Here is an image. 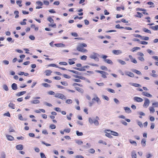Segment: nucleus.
I'll use <instances>...</instances> for the list:
<instances>
[{
    "label": "nucleus",
    "instance_id": "40",
    "mask_svg": "<svg viewBox=\"0 0 158 158\" xmlns=\"http://www.w3.org/2000/svg\"><path fill=\"white\" fill-rule=\"evenodd\" d=\"M42 85L45 87H50V85H49L46 83H43Z\"/></svg>",
    "mask_w": 158,
    "mask_h": 158
},
{
    "label": "nucleus",
    "instance_id": "45",
    "mask_svg": "<svg viewBox=\"0 0 158 158\" xmlns=\"http://www.w3.org/2000/svg\"><path fill=\"white\" fill-rule=\"evenodd\" d=\"M107 91H109V92H110L111 93H115V91L113 89H110V88H109V89H107Z\"/></svg>",
    "mask_w": 158,
    "mask_h": 158
},
{
    "label": "nucleus",
    "instance_id": "15",
    "mask_svg": "<svg viewBox=\"0 0 158 158\" xmlns=\"http://www.w3.org/2000/svg\"><path fill=\"white\" fill-rule=\"evenodd\" d=\"M125 74L127 76L132 77H134V74L131 72H126Z\"/></svg>",
    "mask_w": 158,
    "mask_h": 158
},
{
    "label": "nucleus",
    "instance_id": "38",
    "mask_svg": "<svg viewBox=\"0 0 158 158\" xmlns=\"http://www.w3.org/2000/svg\"><path fill=\"white\" fill-rule=\"evenodd\" d=\"M3 89L6 91H7L9 90L8 88L6 85H4L3 86Z\"/></svg>",
    "mask_w": 158,
    "mask_h": 158
},
{
    "label": "nucleus",
    "instance_id": "39",
    "mask_svg": "<svg viewBox=\"0 0 158 158\" xmlns=\"http://www.w3.org/2000/svg\"><path fill=\"white\" fill-rule=\"evenodd\" d=\"M141 39L144 40H148L149 39V38L148 37L142 36Z\"/></svg>",
    "mask_w": 158,
    "mask_h": 158
},
{
    "label": "nucleus",
    "instance_id": "55",
    "mask_svg": "<svg viewBox=\"0 0 158 158\" xmlns=\"http://www.w3.org/2000/svg\"><path fill=\"white\" fill-rule=\"evenodd\" d=\"M48 66H51L53 67H55L56 68H58V67L55 64H51L48 65Z\"/></svg>",
    "mask_w": 158,
    "mask_h": 158
},
{
    "label": "nucleus",
    "instance_id": "34",
    "mask_svg": "<svg viewBox=\"0 0 158 158\" xmlns=\"http://www.w3.org/2000/svg\"><path fill=\"white\" fill-rule=\"evenodd\" d=\"M98 143H99L105 145H107V143L106 142L102 140H100L98 141Z\"/></svg>",
    "mask_w": 158,
    "mask_h": 158
},
{
    "label": "nucleus",
    "instance_id": "22",
    "mask_svg": "<svg viewBox=\"0 0 158 158\" xmlns=\"http://www.w3.org/2000/svg\"><path fill=\"white\" fill-rule=\"evenodd\" d=\"M46 73V75L48 76L51 75V73H52V71L50 70H46L45 72Z\"/></svg>",
    "mask_w": 158,
    "mask_h": 158
},
{
    "label": "nucleus",
    "instance_id": "32",
    "mask_svg": "<svg viewBox=\"0 0 158 158\" xmlns=\"http://www.w3.org/2000/svg\"><path fill=\"white\" fill-rule=\"evenodd\" d=\"M151 28L154 30H157L158 29V25H155L154 26L151 27Z\"/></svg>",
    "mask_w": 158,
    "mask_h": 158
},
{
    "label": "nucleus",
    "instance_id": "4",
    "mask_svg": "<svg viewBox=\"0 0 158 158\" xmlns=\"http://www.w3.org/2000/svg\"><path fill=\"white\" fill-rule=\"evenodd\" d=\"M137 55L140 56H139L138 58V59L141 61H143L144 60V59L143 57L144 56V54L143 53L140 52H138L137 53Z\"/></svg>",
    "mask_w": 158,
    "mask_h": 158
},
{
    "label": "nucleus",
    "instance_id": "47",
    "mask_svg": "<svg viewBox=\"0 0 158 158\" xmlns=\"http://www.w3.org/2000/svg\"><path fill=\"white\" fill-rule=\"evenodd\" d=\"M48 20L49 22H50L52 23H53L54 22V20L53 19L50 17L48 18Z\"/></svg>",
    "mask_w": 158,
    "mask_h": 158
},
{
    "label": "nucleus",
    "instance_id": "14",
    "mask_svg": "<svg viewBox=\"0 0 158 158\" xmlns=\"http://www.w3.org/2000/svg\"><path fill=\"white\" fill-rule=\"evenodd\" d=\"M143 16V14L139 12H137L136 13V14L135 15V17L139 18H141Z\"/></svg>",
    "mask_w": 158,
    "mask_h": 158
},
{
    "label": "nucleus",
    "instance_id": "41",
    "mask_svg": "<svg viewBox=\"0 0 158 158\" xmlns=\"http://www.w3.org/2000/svg\"><path fill=\"white\" fill-rule=\"evenodd\" d=\"M133 72L139 75H141L142 74L140 72L136 69Z\"/></svg>",
    "mask_w": 158,
    "mask_h": 158
},
{
    "label": "nucleus",
    "instance_id": "43",
    "mask_svg": "<svg viewBox=\"0 0 158 158\" xmlns=\"http://www.w3.org/2000/svg\"><path fill=\"white\" fill-rule=\"evenodd\" d=\"M16 3L20 7H21L22 6V5L21 4V1H16Z\"/></svg>",
    "mask_w": 158,
    "mask_h": 158
},
{
    "label": "nucleus",
    "instance_id": "63",
    "mask_svg": "<svg viewBox=\"0 0 158 158\" xmlns=\"http://www.w3.org/2000/svg\"><path fill=\"white\" fill-rule=\"evenodd\" d=\"M19 118L21 120H23V119L22 115L21 114H19L18 115Z\"/></svg>",
    "mask_w": 158,
    "mask_h": 158
},
{
    "label": "nucleus",
    "instance_id": "59",
    "mask_svg": "<svg viewBox=\"0 0 158 158\" xmlns=\"http://www.w3.org/2000/svg\"><path fill=\"white\" fill-rule=\"evenodd\" d=\"M140 43L143 45H147L148 44V42L145 41H142L140 42Z\"/></svg>",
    "mask_w": 158,
    "mask_h": 158
},
{
    "label": "nucleus",
    "instance_id": "19",
    "mask_svg": "<svg viewBox=\"0 0 158 158\" xmlns=\"http://www.w3.org/2000/svg\"><path fill=\"white\" fill-rule=\"evenodd\" d=\"M124 110L126 113H129L131 112V111L130 109L128 107H125L124 108Z\"/></svg>",
    "mask_w": 158,
    "mask_h": 158
},
{
    "label": "nucleus",
    "instance_id": "25",
    "mask_svg": "<svg viewBox=\"0 0 158 158\" xmlns=\"http://www.w3.org/2000/svg\"><path fill=\"white\" fill-rule=\"evenodd\" d=\"M9 106L12 109H15V105L12 102H10L9 104Z\"/></svg>",
    "mask_w": 158,
    "mask_h": 158
},
{
    "label": "nucleus",
    "instance_id": "6",
    "mask_svg": "<svg viewBox=\"0 0 158 158\" xmlns=\"http://www.w3.org/2000/svg\"><path fill=\"white\" fill-rule=\"evenodd\" d=\"M149 103L150 101L149 99L147 98H145L143 105V107L147 108L148 106Z\"/></svg>",
    "mask_w": 158,
    "mask_h": 158
},
{
    "label": "nucleus",
    "instance_id": "30",
    "mask_svg": "<svg viewBox=\"0 0 158 158\" xmlns=\"http://www.w3.org/2000/svg\"><path fill=\"white\" fill-rule=\"evenodd\" d=\"M129 142L131 144H134L135 146H137V144L135 141L131 140H130Z\"/></svg>",
    "mask_w": 158,
    "mask_h": 158
},
{
    "label": "nucleus",
    "instance_id": "35",
    "mask_svg": "<svg viewBox=\"0 0 158 158\" xmlns=\"http://www.w3.org/2000/svg\"><path fill=\"white\" fill-rule=\"evenodd\" d=\"M27 21V19H23V21L21 22L20 23V24L21 25H25L26 24V23L25 22Z\"/></svg>",
    "mask_w": 158,
    "mask_h": 158
},
{
    "label": "nucleus",
    "instance_id": "57",
    "mask_svg": "<svg viewBox=\"0 0 158 158\" xmlns=\"http://www.w3.org/2000/svg\"><path fill=\"white\" fill-rule=\"evenodd\" d=\"M134 36L135 37L140 38L141 39V38H142V36L141 35L138 34H134Z\"/></svg>",
    "mask_w": 158,
    "mask_h": 158
},
{
    "label": "nucleus",
    "instance_id": "7",
    "mask_svg": "<svg viewBox=\"0 0 158 158\" xmlns=\"http://www.w3.org/2000/svg\"><path fill=\"white\" fill-rule=\"evenodd\" d=\"M106 131L110 132L111 135H112L115 136H118V133L117 132L113 131H111L110 130H106Z\"/></svg>",
    "mask_w": 158,
    "mask_h": 158
},
{
    "label": "nucleus",
    "instance_id": "58",
    "mask_svg": "<svg viewBox=\"0 0 158 158\" xmlns=\"http://www.w3.org/2000/svg\"><path fill=\"white\" fill-rule=\"evenodd\" d=\"M101 69L102 70H107V68L105 66H102L101 67Z\"/></svg>",
    "mask_w": 158,
    "mask_h": 158
},
{
    "label": "nucleus",
    "instance_id": "2",
    "mask_svg": "<svg viewBox=\"0 0 158 158\" xmlns=\"http://www.w3.org/2000/svg\"><path fill=\"white\" fill-rule=\"evenodd\" d=\"M95 101L97 103H100L101 102V101L99 98L97 96H96L94 98L92 99V102H89V106H91L94 103V101Z\"/></svg>",
    "mask_w": 158,
    "mask_h": 158
},
{
    "label": "nucleus",
    "instance_id": "53",
    "mask_svg": "<svg viewBox=\"0 0 158 158\" xmlns=\"http://www.w3.org/2000/svg\"><path fill=\"white\" fill-rule=\"evenodd\" d=\"M75 77L76 78H77L79 79H82V80H83V79H85V77H82V76H79L76 75V76H75Z\"/></svg>",
    "mask_w": 158,
    "mask_h": 158
},
{
    "label": "nucleus",
    "instance_id": "33",
    "mask_svg": "<svg viewBox=\"0 0 158 158\" xmlns=\"http://www.w3.org/2000/svg\"><path fill=\"white\" fill-rule=\"evenodd\" d=\"M121 9L123 10H124V6H122L121 7H117L116 8V10L118 11H120Z\"/></svg>",
    "mask_w": 158,
    "mask_h": 158
},
{
    "label": "nucleus",
    "instance_id": "24",
    "mask_svg": "<svg viewBox=\"0 0 158 158\" xmlns=\"http://www.w3.org/2000/svg\"><path fill=\"white\" fill-rule=\"evenodd\" d=\"M26 91H21L19 92L16 94V96H20L23 95V94H25L26 93Z\"/></svg>",
    "mask_w": 158,
    "mask_h": 158
},
{
    "label": "nucleus",
    "instance_id": "10",
    "mask_svg": "<svg viewBox=\"0 0 158 158\" xmlns=\"http://www.w3.org/2000/svg\"><path fill=\"white\" fill-rule=\"evenodd\" d=\"M76 59L75 58L70 59H69V64L72 65L75 63L74 62L75 60H76Z\"/></svg>",
    "mask_w": 158,
    "mask_h": 158
},
{
    "label": "nucleus",
    "instance_id": "52",
    "mask_svg": "<svg viewBox=\"0 0 158 158\" xmlns=\"http://www.w3.org/2000/svg\"><path fill=\"white\" fill-rule=\"evenodd\" d=\"M60 83L63 85L67 86L68 85V84L66 81H61Z\"/></svg>",
    "mask_w": 158,
    "mask_h": 158
},
{
    "label": "nucleus",
    "instance_id": "60",
    "mask_svg": "<svg viewBox=\"0 0 158 158\" xmlns=\"http://www.w3.org/2000/svg\"><path fill=\"white\" fill-rule=\"evenodd\" d=\"M71 35L74 37H77L78 36L76 32H72L71 33Z\"/></svg>",
    "mask_w": 158,
    "mask_h": 158
},
{
    "label": "nucleus",
    "instance_id": "26",
    "mask_svg": "<svg viewBox=\"0 0 158 158\" xmlns=\"http://www.w3.org/2000/svg\"><path fill=\"white\" fill-rule=\"evenodd\" d=\"M140 48L139 47H136L132 48L131 50V51L133 52H134L135 51H136L138 50H140Z\"/></svg>",
    "mask_w": 158,
    "mask_h": 158
},
{
    "label": "nucleus",
    "instance_id": "51",
    "mask_svg": "<svg viewBox=\"0 0 158 158\" xmlns=\"http://www.w3.org/2000/svg\"><path fill=\"white\" fill-rule=\"evenodd\" d=\"M59 64L60 65H66L68 64L67 63L65 62H60L59 63Z\"/></svg>",
    "mask_w": 158,
    "mask_h": 158
},
{
    "label": "nucleus",
    "instance_id": "44",
    "mask_svg": "<svg viewBox=\"0 0 158 158\" xmlns=\"http://www.w3.org/2000/svg\"><path fill=\"white\" fill-rule=\"evenodd\" d=\"M131 85L136 87H138L140 86V85L139 84L135 83H132L131 84Z\"/></svg>",
    "mask_w": 158,
    "mask_h": 158
},
{
    "label": "nucleus",
    "instance_id": "17",
    "mask_svg": "<svg viewBox=\"0 0 158 158\" xmlns=\"http://www.w3.org/2000/svg\"><path fill=\"white\" fill-rule=\"evenodd\" d=\"M54 45L57 47H64L65 46L64 44L62 43L56 44H55Z\"/></svg>",
    "mask_w": 158,
    "mask_h": 158
},
{
    "label": "nucleus",
    "instance_id": "54",
    "mask_svg": "<svg viewBox=\"0 0 158 158\" xmlns=\"http://www.w3.org/2000/svg\"><path fill=\"white\" fill-rule=\"evenodd\" d=\"M63 76L64 78H66L69 79L71 77L70 76L66 74H63Z\"/></svg>",
    "mask_w": 158,
    "mask_h": 158
},
{
    "label": "nucleus",
    "instance_id": "46",
    "mask_svg": "<svg viewBox=\"0 0 158 158\" xmlns=\"http://www.w3.org/2000/svg\"><path fill=\"white\" fill-rule=\"evenodd\" d=\"M66 102L68 104H71L73 102V101L71 99H68L66 100Z\"/></svg>",
    "mask_w": 158,
    "mask_h": 158
},
{
    "label": "nucleus",
    "instance_id": "37",
    "mask_svg": "<svg viewBox=\"0 0 158 158\" xmlns=\"http://www.w3.org/2000/svg\"><path fill=\"white\" fill-rule=\"evenodd\" d=\"M81 59L82 60H86L87 58V56H86L85 55H83L81 56Z\"/></svg>",
    "mask_w": 158,
    "mask_h": 158
},
{
    "label": "nucleus",
    "instance_id": "8",
    "mask_svg": "<svg viewBox=\"0 0 158 158\" xmlns=\"http://www.w3.org/2000/svg\"><path fill=\"white\" fill-rule=\"evenodd\" d=\"M98 54L94 53L92 55H91L90 56V58L91 59H94L95 60L97 58L98 60V58H97Z\"/></svg>",
    "mask_w": 158,
    "mask_h": 158
},
{
    "label": "nucleus",
    "instance_id": "20",
    "mask_svg": "<svg viewBox=\"0 0 158 158\" xmlns=\"http://www.w3.org/2000/svg\"><path fill=\"white\" fill-rule=\"evenodd\" d=\"M6 137L7 139L9 140L12 141L14 139V138L10 135H6Z\"/></svg>",
    "mask_w": 158,
    "mask_h": 158
},
{
    "label": "nucleus",
    "instance_id": "27",
    "mask_svg": "<svg viewBox=\"0 0 158 158\" xmlns=\"http://www.w3.org/2000/svg\"><path fill=\"white\" fill-rule=\"evenodd\" d=\"M143 30L144 32L149 33L150 34L151 33V31L150 30H149L148 29H147L146 28H145V27L143 28Z\"/></svg>",
    "mask_w": 158,
    "mask_h": 158
},
{
    "label": "nucleus",
    "instance_id": "18",
    "mask_svg": "<svg viewBox=\"0 0 158 158\" xmlns=\"http://www.w3.org/2000/svg\"><path fill=\"white\" fill-rule=\"evenodd\" d=\"M112 52L115 55H118L122 53L119 50H113Z\"/></svg>",
    "mask_w": 158,
    "mask_h": 158
},
{
    "label": "nucleus",
    "instance_id": "1",
    "mask_svg": "<svg viewBox=\"0 0 158 158\" xmlns=\"http://www.w3.org/2000/svg\"><path fill=\"white\" fill-rule=\"evenodd\" d=\"M87 45L84 43H81L77 47V50L82 52H87L88 50L84 48V47H86Z\"/></svg>",
    "mask_w": 158,
    "mask_h": 158
},
{
    "label": "nucleus",
    "instance_id": "56",
    "mask_svg": "<svg viewBox=\"0 0 158 158\" xmlns=\"http://www.w3.org/2000/svg\"><path fill=\"white\" fill-rule=\"evenodd\" d=\"M115 27L117 28L118 29H120V28H124V27H121L120 26L119 24H117L116 25Z\"/></svg>",
    "mask_w": 158,
    "mask_h": 158
},
{
    "label": "nucleus",
    "instance_id": "21",
    "mask_svg": "<svg viewBox=\"0 0 158 158\" xmlns=\"http://www.w3.org/2000/svg\"><path fill=\"white\" fill-rule=\"evenodd\" d=\"M107 131H106V130L105 131V133H106L105 135L108 137L110 138H111L113 137L111 135V133H109L107 132Z\"/></svg>",
    "mask_w": 158,
    "mask_h": 158
},
{
    "label": "nucleus",
    "instance_id": "23",
    "mask_svg": "<svg viewBox=\"0 0 158 158\" xmlns=\"http://www.w3.org/2000/svg\"><path fill=\"white\" fill-rule=\"evenodd\" d=\"M146 139H142L141 142V143L143 147H145L146 145Z\"/></svg>",
    "mask_w": 158,
    "mask_h": 158
},
{
    "label": "nucleus",
    "instance_id": "11",
    "mask_svg": "<svg viewBox=\"0 0 158 158\" xmlns=\"http://www.w3.org/2000/svg\"><path fill=\"white\" fill-rule=\"evenodd\" d=\"M129 57L131 60V62L135 64L137 63V62L135 58H133L132 56L131 55H129Z\"/></svg>",
    "mask_w": 158,
    "mask_h": 158
},
{
    "label": "nucleus",
    "instance_id": "48",
    "mask_svg": "<svg viewBox=\"0 0 158 158\" xmlns=\"http://www.w3.org/2000/svg\"><path fill=\"white\" fill-rule=\"evenodd\" d=\"M154 107H158V102H155L152 104Z\"/></svg>",
    "mask_w": 158,
    "mask_h": 158
},
{
    "label": "nucleus",
    "instance_id": "5",
    "mask_svg": "<svg viewBox=\"0 0 158 158\" xmlns=\"http://www.w3.org/2000/svg\"><path fill=\"white\" fill-rule=\"evenodd\" d=\"M55 97L62 99H66V97L61 94H56L55 95Z\"/></svg>",
    "mask_w": 158,
    "mask_h": 158
},
{
    "label": "nucleus",
    "instance_id": "31",
    "mask_svg": "<svg viewBox=\"0 0 158 158\" xmlns=\"http://www.w3.org/2000/svg\"><path fill=\"white\" fill-rule=\"evenodd\" d=\"M105 61L108 64H113V62L112 61L110 60V59H107L106 60H105Z\"/></svg>",
    "mask_w": 158,
    "mask_h": 158
},
{
    "label": "nucleus",
    "instance_id": "49",
    "mask_svg": "<svg viewBox=\"0 0 158 158\" xmlns=\"http://www.w3.org/2000/svg\"><path fill=\"white\" fill-rule=\"evenodd\" d=\"M93 123L96 126H98L99 125V122L97 120H94V121Z\"/></svg>",
    "mask_w": 158,
    "mask_h": 158
},
{
    "label": "nucleus",
    "instance_id": "13",
    "mask_svg": "<svg viewBox=\"0 0 158 158\" xmlns=\"http://www.w3.org/2000/svg\"><path fill=\"white\" fill-rule=\"evenodd\" d=\"M142 94L143 96H145L151 98L152 97V95L151 94L148 93V92H143L142 93Z\"/></svg>",
    "mask_w": 158,
    "mask_h": 158
},
{
    "label": "nucleus",
    "instance_id": "36",
    "mask_svg": "<svg viewBox=\"0 0 158 158\" xmlns=\"http://www.w3.org/2000/svg\"><path fill=\"white\" fill-rule=\"evenodd\" d=\"M19 12L18 11H15L14 12V14L15 15V18H17L19 17Z\"/></svg>",
    "mask_w": 158,
    "mask_h": 158
},
{
    "label": "nucleus",
    "instance_id": "28",
    "mask_svg": "<svg viewBox=\"0 0 158 158\" xmlns=\"http://www.w3.org/2000/svg\"><path fill=\"white\" fill-rule=\"evenodd\" d=\"M40 102V101L38 100H34L31 101V103L32 104H38Z\"/></svg>",
    "mask_w": 158,
    "mask_h": 158
},
{
    "label": "nucleus",
    "instance_id": "16",
    "mask_svg": "<svg viewBox=\"0 0 158 158\" xmlns=\"http://www.w3.org/2000/svg\"><path fill=\"white\" fill-rule=\"evenodd\" d=\"M11 88L14 90H16L17 89V86L16 83H14L11 85Z\"/></svg>",
    "mask_w": 158,
    "mask_h": 158
},
{
    "label": "nucleus",
    "instance_id": "29",
    "mask_svg": "<svg viewBox=\"0 0 158 158\" xmlns=\"http://www.w3.org/2000/svg\"><path fill=\"white\" fill-rule=\"evenodd\" d=\"M131 157L132 158H136V154L135 152H132L131 153Z\"/></svg>",
    "mask_w": 158,
    "mask_h": 158
},
{
    "label": "nucleus",
    "instance_id": "64",
    "mask_svg": "<svg viewBox=\"0 0 158 158\" xmlns=\"http://www.w3.org/2000/svg\"><path fill=\"white\" fill-rule=\"evenodd\" d=\"M40 156L41 158H46L44 154L42 152L40 153Z\"/></svg>",
    "mask_w": 158,
    "mask_h": 158
},
{
    "label": "nucleus",
    "instance_id": "61",
    "mask_svg": "<svg viewBox=\"0 0 158 158\" xmlns=\"http://www.w3.org/2000/svg\"><path fill=\"white\" fill-rule=\"evenodd\" d=\"M119 62L122 65H124L126 64V62L122 60H119Z\"/></svg>",
    "mask_w": 158,
    "mask_h": 158
},
{
    "label": "nucleus",
    "instance_id": "42",
    "mask_svg": "<svg viewBox=\"0 0 158 158\" xmlns=\"http://www.w3.org/2000/svg\"><path fill=\"white\" fill-rule=\"evenodd\" d=\"M149 109L150 112L153 113L155 112V109H154V107H150Z\"/></svg>",
    "mask_w": 158,
    "mask_h": 158
},
{
    "label": "nucleus",
    "instance_id": "3",
    "mask_svg": "<svg viewBox=\"0 0 158 158\" xmlns=\"http://www.w3.org/2000/svg\"><path fill=\"white\" fill-rule=\"evenodd\" d=\"M97 73H99L101 74V77L103 78H107V76L108 75L107 73L102 71L97 70Z\"/></svg>",
    "mask_w": 158,
    "mask_h": 158
},
{
    "label": "nucleus",
    "instance_id": "62",
    "mask_svg": "<svg viewBox=\"0 0 158 158\" xmlns=\"http://www.w3.org/2000/svg\"><path fill=\"white\" fill-rule=\"evenodd\" d=\"M36 3L40 6H41L43 5V4L42 2L40 1H37L36 2Z\"/></svg>",
    "mask_w": 158,
    "mask_h": 158
},
{
    "label": "nucleus",
    "instance_id": "50",
    "mask_svg": "<svg viewBox=\"0 0 158 158\" xmlns=\"http://www.w3.org/2000/svg\"><path fill=\"white\" fill-rule=\"evenodd\" d=\"M76 134L77 136H82L83 135V133L81 132H79L78 131H76Z\"/></svg>",
    "mask_w": 158,
    "mask_h": 158
},
{
    "label": "nucleus",
    "instance_id": "9",
    "mask_svg": "<svg viewBox=\"0 0 158 158\" xmlns=\"http://www.w3.org/2000/svg\"><path fill=\"white\" fill-rule=\"evenodd\" d=\"M134 100L136 102H142L143 101V99L140 97H135L134 98Z\"/></svg>",
    "mask_w": 158,
    "mask_h": 158
},
{
    "label": "nucleus",
    "instance_id": "12",
    "mask_svg": "<svg viewBox=\"0 0 158 158\" xmlns=\"http://www.w3.org/2000/svg\"><path fill=\"white\" fill-rule=\"evenodd\" d=\"M16 149L19 150H21L23 149V146L22 144H18L16 146Z\"/></svg>",
    "mask_w": 158,
    "mask_h": 158
}]
</instances>
